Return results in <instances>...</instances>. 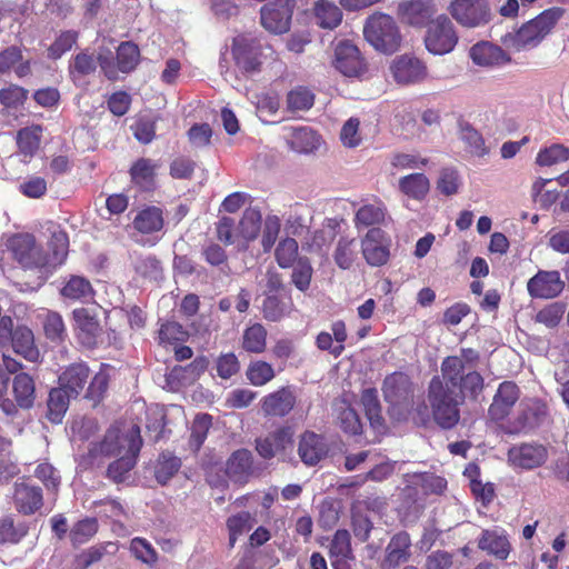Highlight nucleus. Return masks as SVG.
I'll use <instances>...</instances> for the list:
<instances>
[{"label": "nucleus", "instance_id": "nucleus-1", "mask_svg": "<svg viewBox=\"0 0 569 569\" xmlns=\"http://www.w3.org/2000/svg\"><path fill=\"white\" fill-rule=\"evenodd\" d=\"M50 234L46 253L29 233L11 237L8 246L22 268L40 270L46 277L66 261L69 247L68 236L59 227L50 228Z\"/></svg>", "mask_w": 569, "mask_h": 569}, {"label": "nucleus", "instance_id": "nucleus-2", "mask_svg": "<svg viewBox=\"0 0 569 569\" xmlns=\"http://www.w3.org/2000/svg\"><path fill=\"white\" fill-rule=\"evenodd\" d=\"M560 8H550L523 23L516 32L505 37V44L516 51L536 48L556 26L562 16Z\"/></svg>", "mask_w": 569, "mask_h": 569}, {"label": "nucleus", "instance_id": "nucleus-3", "mask_svg": "<svg viewBox=\"0 0 569 569\" xmlns=\"http://www.w3.org/2000/svg\"><path fill=\"white\" fill-rule=\"evenodd\" d=\"M428 401L430 403L435 421L443 429L453 428L459 419V406L463 401L461 392H455L439 376L433 377L428 389Z\"/></svg>", "mask_w": 569, "mask_h": 569}, {"label": "nucleus", "instance_id": "nucleus-4", "mask_svg": "<svg viewBox=\"0 0 569 569\" xmlns=\"http://www.w3.org/2000/svg\"><path fill=\"white\" fill-rule=\"evenodd\" d=\"M363 34L377 51L383 53H393L401 44V34L396 21L382 12H376L367 19Z\"/></svg>", "mask_w": 569, "mask_h": 569}, {"label": "nucleus", "instance_id": "nucleus-5", "mask_svg": "<svg viewBox=\"0 0 569 569\" xmlns=\"http://www.w3.org/2000/svg\"><path fill=\"white\" fill-rule=\"evenodd\" d=\"M459 40L458 32L452 21L445 14L431 20L426 30L425 46L433 56L450 53Z\"/></svg>", "mask_w": 569, "mask_h": 569}, {"label": "nucleus", "instance_id": "nucleus-6", "mask_svg": "<svg viewBox=\"0 0 569 569\" xmlns=\"http://www.w3.org/2000/svg\"><path fill=\"white\" fill-rule=\"evenodd\" d=\"M12 346L14 352L23 356L29 361H36L39 351L34 346V336L27 326H18L13 329V321L9 316L0 320V346Z\"/></svg>", "mask_w": 569, "mask_h": 569}, {"label": "nucleus", "instance_id": "nucleus-7", "mask_svg": "<svg viewBox=\"0 0 569 569\" xmlns=\"http://www.w3.org/2000/svg\"><path fill=\"white\" fill-rule=\"evenodd\" d=\"M99 66L104 76L110 80L118 79V73H129L136 69L140 61V51L133 42H122L117 48L116 60L111 52H99Z\"/></svg>", "mask_w": 569, "mask_h": 569}, {"label": "nucleus", "instance_id": "nucleus-8", "mask_svg": "<svg viewBox=\"0 0 569 569\" xmlns=\"http://www.w3.org/2000/svg\"><path fill=\"white\" fill-rule=\"evenodd\" d=\"M448 11L462 27L478 28L491 19L489 3L486 0H453Z\"/></svg>", "mask_w": 569, "mask_h": 569}, {"label": "nucleus", "instance_id": "nucleus-9", "mask_svg": "<svg viewBox=\"0 0 569 569\" xmlns=\"http://www.w3.org/2000/svg\"><path fill=\"white\" fill-rule=\"evenodd\" d=\"M269 47H263L257 39L240 34L233 38L232 56L236 64L244 72H256L261 66V56Z\"/></svg>", "mask_w": 569, "mask_h": 569}, {"label": "nucleus", "instance_id": "nucleus-10", "mask_svg": "<svg viewBox=\"0 0 569 569\" xmlns=\"http://www.w3.org/2000/svg\"><path fill=\"white\" fill-rule=\"evenodd\" d=\"M389 71L398 84L419 83L428 77L426 63L410 53L396 57L390 63Z\"/></svg>", "mask_w": 569, "mask_h": 569}, {"label": "nucleus", "instance_id": "nucleus-11", "mask_svg": "<svg viewBox=\"0 0 569 569\" xmlns=\"http://www.w3.org/2000/svg\"><path fill=\"white\" fill-rule=\"evenodd\" d=\"M126 452L119 455V459L111 462L107 470V476L113 482H124L130 477V471L136 465L138 453L142 446L140 429H133L127 439Z\"/></svg>", "mask_w": 569, "mask_h": 569}, {"label": "nucleus", "instance_id": "nucleus-12", "mask_svg": "<svg viewBox=\"0 0 569 569\" xmlns=\"http://www.w3.org/2000/svg\"><path fill=\"white\" fill-rule=\"evenodd\" d=\"M390 238L380 228H371L361 240V252L368 264L380 267L390 257Z\"/></svg>", "mask_w": 569, "mask_h": 569}, {"label": "nucleus", "instance_id": "nucleus-13", "mask_svg": "<svg viewBox=\"0 0 569 569\" xmlns=\"http://www.w3.org/2000/svg\"><path fill=\"white\" fill-rule=\"evenodd\" d=\"M293 0H276L261 8V24L273 33H284L289 30Z\"/></svg>", "mask_w": 569, "mask_h": 569}, {"label": "nucleus", "instance_id": "nucleus-14", "mask_svg": "<svg viewBox=\"0 0 569 569\" xmlns=\"http://www.w3.org/2000/svg\"><path fill=\"white\" fill-rule=\"evenodd\" d=\"M565 289V281L557 270H539L527 282V290L533 299H553Z\"/></svg>", "mask_w": 569, "mask_h": 569}, {"label": "nucleus", "instance_id": "nucleus-15", "mask_svg": "<svg viewBox=\"0 0 569 569\" xmlns=\"http://www.w3.org/2000/svg\"><path fill=\"white\" fill-rule=\"evenodd\" d=\"M283 138L291 150L306 154L316 152L323 143L322 137L308 126L284 127Z\"/></svg>", "mask_w": 569, "mask_h": 569}, {"label": "nucleus", "instance_id": "nucleus-16", "mask_svg": "<svg viewBox=\"0 0 569 569\" xmlns=\"http://www.w3.org/2000/svg\"><path fill=\"white\" fill-rule=\"evenodd\" d=\"M335 68L346 77H359L365 63L358 48L350 42H340L335 51Z\"/></svg>", "mask_w": 569, "mask_h": 569}, {"label": "nucleus", "instance_id": "nucleus-17", "mask_svg": "<svg viewBox=\"0 0 569 569\" xmlns=\"http://www.w3.org/2000/svg\"><path fill=\"white\" fill-rule=\"evenodd\" d=\"M519 396L520 390L515 382L500 383L488 410L489 418L497 422L503 420L510 413Z\"/></svg>", "mask_w": 569, "mask_h": 569}, {"label": "nucleus", "instance_id": "nucleus-18", "mask_svg": "<svg viewBox=\"0 0 569 569\" xmlns=\"http://www.w3.org/2000/svg\"><path fill=\"white\" fill-rule=\"evenodd\" d=\"M383 396L392 407V412L406 405L411 396V382L407 375L395 372L388 376L383 382Z\"/></svg>", "mask_w": 569, "mask_h": 569}, {"label": "nucleus", "instance_id": "nucleus-19", "mask_svg": "<svg viewBox=\"0 0 569 569\" xmlns=\"http://www.w3.org/2000/svg\"><path fill=\"white\" fill-rule=\"evenodd\" d=\"M42 128L31 126L19 130L17 134V144L19 152L7 158V164H13L17 161L28 163L39 148Z\"/></svg>", "mask_w": 569, "mask_h": 569}, {"label": "nucleus", "instance_id": "nucleus-20", "mask_svg": "<svg viewBox=\"0 0 569 569\" xmlns=\"http://www.w3.org/2000/svg\"><path fill=\"white\" fill-rule=\"evenodd\" d=\"M547 459V450L541 445L523 443L515 446L508 451L509 462L517 468L532 469Z\"/></svg>", "mask_w": 569, "mask_h": 569}, {"label": "nucleus", "instance_id": "nucleus-21", "mask_svg": "<svg viewBox=\"0 0 569 569\" xmlns=\"http://www.w3.org/2000/svg\"><path fill=\"white\" fill-rule=\"evenodd\" d=\"M133 429H140L137 425H131L121 429L120 427H111L103 440L93 449L94 452L111 457L119 456L126 452L127 441L124 439L132 432Z\"/></svg>", "mask_w": 569, "mask_h": 569}, {"label": "nucleus", "instance_id": "nucleus-22", "mask_svg": "<svg viewBox=\"0 0 569 569\" xmlns=\"http://www.w3.org/2000/svg\"><path fill=\"white\" fill-rule=\"evenodd\" d=\"M73 318L80 342L88 348L96 346L97 339L101 332L97 318L86 308L76 309L73 311Z\"/></svg>", "mask_w": 569, "mask_h": 569}, {"label": "nucleus", "instance_id": "nucleus-23", "mask_svg": "<svg viewBox=\"0 0 569 569\" xmlns=\"http://www.w3.org/2000/svg\"><path fill=\"white\" fill-rule=\"evenodd\" d=\"M296 403V396L290 388H281L263 397L261 410L266 416L283 417Z\"/></svg>", "mask_w": 569, "mask_h": 569}, {"label": "nucleus", "instance_id": "nucleus-24", "mask_svg": "<svg viewBox=\"0 0 569 569\" xmlns=\"http://www.w3.org/2000/svg\"><path fill=\"white\" fill-rule=\"evenodd\" d=\"M298 453L305 465L315 466L327 456L328 446L321 436L306 432L300 439Z\"/></svg>", "mask_w": 569, "mask_h": 569}, {"label": "nucleus", "instance_id": "nucleus-25", "mask_svg": "<svg viewBox=\"0 0 569 569\" xmlns=\"http://www.w3.org/2000/svg\"><path fill=\"white\" fill-rule=\"evenodd\" d=\"M436 12L433 0H408L399 3V14L411 26H421Z\"/></svg>", "mask_w": 569, "mask_h": 569}, {"label": "nucleus", "instance_id": "nucleus-26", "mask_svg": "<svg viewBox=\"0 0 569 569\" xmlns=\"http://www.w3.org/2000/svg\"><path fill=\"white\" fill-rule=\"evenodd\" d=\"M548 410L545 403L531 400L525 405L517 422L508 429V432L516 433L538 427L546 420Z\"/></svg>", "mask_w": 569, "mask_h": 569}, {"label": "nucleus", "instance_id": "nucleus-27", "mask_svg": "<svg viewBox=\"0 0 569 569\" xmlns=\"http://www.w3.org/2000/svg\"><path fill=\"white\" fill-rule=\"evenodd\" d=\"M13 500L18 511L31 515L42 506L41 488L26 482L16 483Z\"/></svg>", "mask_w": 569, "mask_h": 569}, {"label": "nucleus", "instance_id": "nucleus-28", "mask_svg": "<svg viewBox=\"0 0 569 569\" xmlns=\"http://www.w3.org/2000/svg\"><path fill=\"white\" fill-rule=\"evenodd\" d=\"M407 488L406 492L411 497V491L418 493L420 489L423 493H441L447 486V481L439 476L432 473H407L406 475Z\"/></svg>", "mask_w": 569, "mask_h": 569}, {"label": "nucleus", "instance_id": "nucleus-29", "mask_svg": "<svg viewBox=\"0 0 569 569\" xmlns=\"http://www.w3.org/2000/svg\"><path fill=\"white\" fill-rule=\"evenodd\" d=\"M410 546L411 541L408 533L400 532L393 536L386 548L382 569H396L402 562L407 561L410 556Z\"/></svg>", "mask_w": 569, "mask_h": 569}, {"label": "nucleus", "instance_id": "nucleus-30", "mask_svg": "<svg viewBox=\"0 0 569 569\" xmlns=\"http://www.w3.org/2000/svg\"><path fill=\"white\" fill-rule=\"evenodd\" d=\"M478 547L501 560L507 559L510 552V543L505 531L497 528L483 530L479 538Z\"/></svg>", "mask_w": 569, "mask_h": 569}, {"label": "nucleus", "instance_id": "nucleus-31", "mask_svg": "<svg viewBox=\"0 0 569 569\" xmlns=\"http://www.w3.org/2000/svg\"><path fill=\"white\" fill-rule=\"evenodd\" d=\"M226 473L233 482H246L252 473V455L247 449L234 451L227 461Z\"/></svg>", "mask_w": 569, "mask_h": 569}, {"label": "nucleus", "instance_id": "nucleus-32", "mask_svg": "<svg viewBox=\"0 0 569 569\" xmlns=\"http://www.w3.org/2000/svg\"><path fill=\"white\" fill-rule=\"evenodd\" d=\"M469 56L472 62L480 67H496L507 60L506 53L500 47L487 41L472 46Z\"/></svg>", "mask_w": 569, "mask_h": 569}, {"label": "nucleus", "instance_id": "nucleus-33", "mask_svg": "<svg viewBox=\"0 0 569 569\" xmlns=\"http://www.w3.org/2000/svg\"><path fill=\"white\" fill-rule=\"evenodd\" d=\"M88 378L89 368L83 363H74L59 376V385L76 398L83 390Z\"/></svg>", "mask_w": 569, "mask_h": 569}, {"label": "nucleus", "instance_id": "nucleus-34", "mask_svg": "<svg viewBox=\"0 0 569 569\" xmlns=\"http://www.w3.org/2000/svg\"><path fill=\"white\" fill-rule=\"evenodd\" d=\"M13 70L19 78L31 73V61L23 60L22 52L17 47H10L0 52V72Z\"/></svg>", "mask_w": 569, "mask_h": 569}, {"label": "nucleus", "instance_id": "nucleus-35", "mask_svg": "<svg viewBox=\"0 0 569 569\" xmlns=\"http://www.w3.org/2000/svg\"><path fill=\"white\" fill-rule=\"evenodd\" d=\"M162 210L158 207H147L140 210L133 219V227L141 233L150 234L163 228Z\"/></svg>", "mask_w": 569, "mask_h": 569}, {"label": "nucleus", "instance_id": "nucleus-36", "mask_svg": "<svg viewBox=\"0 0 569 569\" xmlns=\"http://www.w3.org/2000/svg\"><path fill=\"white\" fill-rule=\"evenodd\" d=\"M12 388L17 405L22 409H30L36 399L33 379L28 373H19L13 379Z\"/></svg>", "mask_w": 569, "mask_h": 569}, {"label": "nucleus", "instance_id": "nucleus-37", "mask_svg": "<svg viewBox=\"0 0 569 569\" xmlns=\"http://www.w3.org/2000/svg\"><path fill=\"white\" fill-rule=\"evenodd\" d=\"M399 189L407 197L421 201L430 190V181L423 173H411L399 180Z\"/></svg>", "mask_w": 569, "mask_h": 569}, {"label": "nucleus", "instance_id": "nucleus-38", "mask_svg": "<svg viewBox=\"0 0 569 569\" xmlns=\"http://www.w3.org/2000/svg\"><path fill=\"white\" fill-rule=\"evenodd\" d=\"M359 243L356 238L341 237L333 252L336 264L343 270L350 269L358 258Z\"/></svg>", "mask_w": 569, "mask_h": 569}, {"label": "nucleus", "instance_id": "nucleus-39", "mask_svg": "<svg viewBox=\"0 0 569 569\" xmlns=\"http://www.w3.org/2000/svg\"><path fill=\"white\" fill-rule=\"evenodd\" d=\"M61 295L71 300L89 301L93 297V289L84 277L71 276L62 287Z\"/></svg>", "mask_w": 569, "mask_h": 569}, {"label": "nucleus", "instance_id": "nucleus-40", "mask_svg": "<svg viewBox=\"0 0 569 569\" xmlns=\"http://www.w3.org/2000/svg\"><path fill=\"white\" fill-rule=\"evenodd\" d=\"M315 14L319 26L325 29H333L338 27L342 20L340 8L328 0H319L316 3Z\"/></svg>", "mask_w": 569, "mask_h": 569}, {"label": "nucleus", "instance_id": "nucleus-41", "mask_svg": "<svg viewBox=\"0 0 569 569\" xmlns=\"http://www.w3.org/2000/svg\"><path fill=\"white\" fill-rule=\"evenodd\" d=\"M71 398H74L73 396H70L69 392L63 389L60 385L59 388H54L49 393V400H48V418L53 423H59L62 420V417L64 416L68 406L69 400Z\"/></svg>", "mask_w": 569, "mask_h": 569}, {"label": "nucleus", "instance_id": "nucleus-42", "mask_svg": "<svg viewBox=\"0 0 569 569\" xmlns=\"http://www.w3.org/2000/svg\"><path fill=\"white\" fill-rule=\"evenodd\" d=\"M459 138L472 156L483 157L488 154L489 150L485 144L482 136L468 122L459 123Z\"/></svg>", "mask_w": 569, "mask_h": 569}, {"label": "nucleus", "instance_id": "nucleus-43", "mask_svg": "<svg viewBox=\"0 0 569 569\" xmlns=\"http://www.w3.org/2000/svg\"><path fill=\"white\" fill-rule=\"evenodd\" d=\"M267 347V330L260 323H253L244 329L242 348L251 353H262Z\"/></svg>", "mask_w": 569, "mask_h": 569}, {"label": "nucleus", "instance_id": "nucleus-44", "mask_svg": "<svg viewBox=\"0 0 569 569\" xmlns=\"http://www.w3.org/2000/svg\"><path fill=\"white\" fill-rule=\"evenodd\" d=\"M157 164L150 159H139L131 167L132 181L140 188L149 190L153 187Z\"/></svg>", "mask_w": 569, "mask_h": 569}, {"label": "nucleus", "instance_id": "nucleus-45", "mask_svg": "<svg viewBox=\"0 0 569 569\" xmlns=\"http://www.w3.org/2000/svg\"><path fill=\"white\" fill-rule=\"evenodd\" d=\"M385 217L386 208L381 202L368 203L357 210L355 223L358 229L367 228L381 223Z\"/></svg>", "mask_w": 569, "mask_h": 569}, {"label": "nucleus", "instance_id": "nucleus-46", "mask_svg": "<svg viewBox=\"0 0 569 569\" xmlns=\"http://www.w3.org/2000/svg\"><path fill=\"white\" fill-rule=\"evenodd\" d=\"M261 229V213L254 208L244 210L242 218L237 224L239 238L244 241L256 239Z\"/></svg>", "mask_w": 569, "mask_h": 569}, {"label": "nucleus", "instance_id": "nucleus-47", "mask_svg": "<svg viewBox=\"0 0 569 569\" xmlns=\"http://www.w3.org/2000/svg\"><path fill=\"white\" fill-rule=\"evenodd\" d=\"M462 372V360L458 357H448L441 365L442 376L439 378L445 382V386L450 387L455 392H459Z\"/></svg>", "mask_w": 569, "mask_h": 569}, {"label": "nucleus", "instance_id": "nucleus-48", "mask_svg": "<svg viewBox=\"0 0 569 569\" xmlns=\"http://www.w3.org/2000/svg\"><path fill=\"white\" fill-rule=\"evenodd\" d=\"M315 103L313 92L306 87H296L287 94V108L292 112L307 111Z\"/></svg>", "mask_w": 569, "mask_h": 569}, {"label": "nucleus", "instance_id": "nucleus-49", "mask_svg": "<svg viewBox=\"0 0 569 569\" xmlns=\"http://www.w3.org/2000/svg\"><path fill=\"white\" fill-rule=\"evenodd\" d=\"M246 376L251 385L261 387L271 381L276 373L270 363L262 360H256L249 363Z\"/></svg>", "mask_w": 569, "mask_h": 569}, {"label": "nucleus", "instance_id": "nucleus-50", "mask_svg": "<svg viewBox=\"0 0 569 569\" xmlns=\"http://www.w3.org/2000/svg\"><path fill=\"white\" fill-rule=\"evenodd\" d=\"M361 402L371 426L375 429H380L382 426V417L377 391L375 389H366L362 392Z\"/></svg>", "mask_w": 569, "mask_h": 569}, {"label": "nucleus", "instance_id": "nucleus-51", "mask_svg": "<svg viewBox=\"0 0 569 569\" xmlns=\"http://www.w3.org/2000/svg\"><path fill=\"white\" fill-rule=\"evenodd\" d=\"M568 159L569 148L560 143H553L538 152L536 162L539 166H552Z\"/></svg>", "mask_w": 569, "mask_h": 569}, {"label": "nucleus", "instance_id": "nucleus-52", "mask_svg": "<svg viewBox=\"0 0 569 569\" xmlns=\"http://www.w3.org/2000/svg\"><path fill=\"white\" fill-rule=\"evenodd\" d=\"M274 256L279 267H291L298 257V242L293 238L282 239L276 248Z\"/></svg>", "mask_w": 569, "mask_h": 569}, {"label": "nucleus", "instance_id": "nucleus-53", "mask_svg": "<svg viewBox=\"0 0 569 569\" xmlns=\"http://www.w3.org/2000/svg\"><path fill=\"white\" fill-rule=\"evenodd\" d=\"M98 530V522L94 518H86L77 523L70 530V539L73 545L86 543Z\"/></svg>", "mask_w": 569, "mask_h": 569}, {"label": "nucleus", "instance_id": "nucleus-54", "mask_svg": "<svg viewBox=\"0 0 569 569\" xmlns=\"http://www.w3.org/2000/svg\"><path fill=\"white\" fill-rule=\"evenodd\" d=\"M313 269L307 258H300L293 266L291 279L293 284L300 291H306L311 282Z\"/></svg>", "mask_w": 569, "mask_h": 569}, {"label": "nucleus", "instance_id": "nucleus-55", "mask_svg": "<svg viewBox=\"0 0 569 569\" xmlns=\"http://www.w3.org/2000/svg\"><path fill=\"white\" fill-rule=\"evenodd\" d=\"M352 555L350 533L346 529L337 530L331 545L330 556L339 559H348Z\"/></svg>", "mask_w": 569, "mask_h": 569}, {"label": "nucleus", "instance_id": "nucleus-56", "mask_svg": "<svg viewBox=\"0 0 569 569\" xmlns=\"http://www.w3.org/2000/svg\"><path fill=\"white\" fill-rule=\"evenodd\" d=\"M338 410V420L342 430L350 435H358L362 429L358 413L345 402L341 403Z\"/></svg>", "mask_w": 569, "mask_h": 569}, {"label": "nucleus", "instance_id": "nucleus-57", "mask_svg": "<svg viewBox=\"0 0 569 569\" xmlns=\"http://www.w3.org/2000/svg\"><path fill=\"white\" fill-rule=\"evenodd\" d=\"M565 311V305L560 302L550 303L536 315V321L548 328H555L560 323Z\"/></svg>", "mask_w": 569, "mask_h": 569}, {"label": "nucleus", "instance_id": "nucleus-58", "mask_svg": "<svg viewBox=\"0 0 569 569\" xmlns=\"http://www.w3.org/2000/svg\"><path fill=\"white\" fill-rule=\"evenodd\" d=\"M43 329L47 338L52 341H62L66 337V327L62 317L57 312H47Z\"/></svg>", "mask_w": 569, "mask_h": 569}, {"label": "nucleus", "instance_id": "nucleus-59", "mask_svg": "<svg viewBox=\"0 0 569 569\" xmlns=\"http://www.w3.org/2000/svg\"><path fill=\"white\" fill-rule=\"evenodd\" d=\"M359 127L358 118H350L343 123L340 130V140L346 148H357L361 143L362 138Z\"/></svg>", "mask_w": 569, "mask_h": 569}, {"label": "nucleus", "instance_id": "nucleus-60", "mask_svg": "<svg viewBox=\"0 0 569 569\" xmlns=\"http://www.w3.org/2000/svg\"><path fill=\"white\" fill-rule=\"evenodd\" d=\"M461 186V178L457 170L446 168L441 170L437 187L446 196L456 194Z\"/></svg>", "mask_w": 569, "mask_h": 569}, {"label": "nucleus", "instance_id": "nucleus-61", "mask_svg": "<svg viewBox=\"0 0 569 569\" xmlns=\"http://www.w3.org/2000/svg\"><path fill=\"white\" fill-rule=\"evenodd\" d=\"M180 466L179 458L163 453L156 469L157 480L164 485L179 470Z\"/></svg>", "mask_w": 569, "mask_h": 569}, {"label": "nucleus", "instance_id": "nucleus-62", "mask_svg": "<svg viewBox=\"0 0 569 569\" xmlns=\"http://www.w3.org/2000/svg\"><path fill=\"white\" fill-rule=\"evenodd\" d=\"M97 69V61L92 54L81 52L77 54L70 67V73L74 80L79 77L91 74Z\"/></svg>", "mask_w": 569, "mask_h": 569}, {"label": "nucleus", "instance_id": "nucleus-63", "mask_svg": "<svg viewBox=\"0 0 569 569\" xmlns=\"http://www.w3.org/2000/svg\"><path fill=\"white\" fill-rule=\"evenodd\" d=\"M280 228H281V220L278 216L269 214L266 217L263 232H262V239H261V244L266 252L270 251L271 248L273 247V244L276 243V240L280 232Z\"/></svg>", "mask_w": 569, "mask_h": 569}, {"label": "nucleus", "instance_id": "nucleus-64", "mask_svg": "<svg viewBox=\"0 0 569 569\" xmlns=\"http://www.w3.org/2000/svg\"><path fill=\"white\" fill-rule=\"evenodd\" d=\"M130 550L138 560L147 565H152L157 561V551L143 538H133L130 542Z\"/></svg>", "mask_w": 569, "mask_h": 569}]
</instances>
